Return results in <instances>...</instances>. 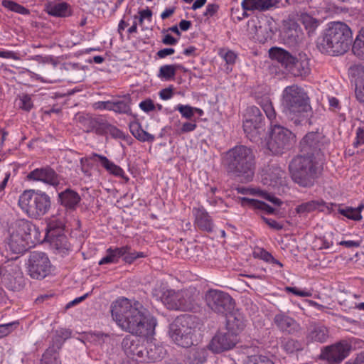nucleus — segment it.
Instances as JSON below:
<instances>
[{
	"label": "nucleus",
	"mask_w": 364,
	"mask_h": 364,
	"mask_svg": "<svg viewBox=\"0 0 364 364\" xmlns=\"http://www.w3.org/2000/svg\"><path fill=\"white\" fill-rule=\"evenodd\" d=\"M244 364H274V363L267 356L252 355L247 357Z\"/></svg>",
	"instance_id": "nucleus-48"
},
{
	"label": "nucleus",
	"mask_w": 364,
	"mask_h": 364,
	"mask_svg": "<svg viewBox=\"0 0 364 364\" xmlns=\"http://www.w3.org/2000/svg\"><path fill=\"white\" fill-rule=\"evenodd\" d=\"M130 132L133 136L141 141H153L154 135L146 132L138 122H132L129 125Z\"/></svg>",
	"instance_id": "nucleus-33"
},
{
	"label": "nucleus",
	"mask_w": 364,
	"mask_h": 364,
	"mask_svg": "<svg viewBox=\"0 0 364 364\" xmlns=\"http://www.w3.org/2000/svg\"><path fill=\"white\" fill-rule=\"evenodd\" d=\"M186 320H176L169 327V336L179 346L187 348L193 343L192 328L188 326Z\"/></svg>",
	"instance_id": "nucleus-11"
},
{
	"label": "nucleus",
	"mask_w": 364,
	"mask_h": 364,
	"mask_svg": "<svg viewBox=\"0 0 364 364\" xmlns=\"http://www.w3.org/2000/svg\"><path fill=\"white\" fill-rule=\"evenodd\" d=\"M320 140V134L317 132L308 133L302 139L301 144L304 149L306 147H316Z\"/></svg>",
	"instance_id": "nucleus-41"
},
{
	"label": "nucleus",
	"mask_w": 364,
	"mask_h": 364,
	"mask_svg": "<svg viewBox=\"0 0 364 364\" xmlns=\"http://www.w3.org/2000/svg\"><path fill=\"white\" fill-rule=\"evenodd\" d=\"M112 111L117 113H127L130 111V107L125 101L113 102Z\"/></svg>",
	"instance_id": "nucleus-51"
},
{
	"label": "nucleus",
	"mask_w": 364,
	"mask_h": 364,
	"mask_svg": "<svg viewBox=\"0 0 364 364\" xmlns=\"http://www.w3.org/2000/svg\"><path fill=\"white\" fill-rule=\"evenodd\" d=\"M349 73L355 84V95L361 103H364V66L357 65L351 66Z\"/></svg>",
	"instance_id": "nucleus-16"
},
{
	"label": "nucleus",
	"mask_w": 364,
	"mask_h": 364,
	"mask_svg": "<svg viewBox=\"0 0 364 364\" xmlns=\"http://www.w3.org/2000/svg\"><path fill=\"white\" fill-rule=\"evenodd\" d=\"M50 262L48 257L41 252H33L28 262L29 275L36 279L45 278L50 272Z\"/></svg>",
	"instance_id": "nucleus-10"
},
{
	"label": "nucleus",
	"mask_w": 364,
	"mask_h": 364,
	"mask_svg": "<svg viewBox=\"0 0 364 364\" xmlns=\"http://www.w3.org/2000/svg\"><path fill=\"white\" fill-rule=\"evenodd\" d=\"M184 70L180 64L164 65L159 69L157 77L162 81H170L174 79L177 70Z\"/></svg>",
	"instance_id": "nucleus-31"
},
{
	"label": "nucleus",
	"mask_w": 364,
	"mask_h": 364,
	"mask_svg": "<svg viewBox=\"0 0 364 364\" xmlns=\"http://www.w3.org/2000/svg\"><path fill=\"white\" fill-rule=\"evenodd\" d=\"M278 0H242L241 6L245 11L264 12L278 6Z\"/></svg>",
	"instance_id": "nucleus-18"
},
{
	"label": "nucleus",
	"mask_w": 364,
	"mask_h": 364,
	"mask_svg": "<svg viewBox=\"0 0 364 364\" xmlns=\"http://www.w3.org/2000/svg\"><path fill=\"white\" fill-rule=\"evenodd\" d=\"M294 134L287 128L275 124L272 126L267 146L273 154H279L289 147Z\"/></svg>",
	"instance_id": "nucleus-9"
},
{
	"label": "nucleus",
	"mask_w": 364,
	"mask_h": 364,
	"mask_svg": "<svg viewBox=\"0 0 364 364\" xmlns=\"http://www.w3.org/2000/svg\"><path fill=\"white\" fill-rule=\"evenodd\" d=\"M126 247H109L106 250V255L98 262L99 265L117 264L119 258L126 252Z\"/></svg>",
	"instance_id": "nucleus-30"
},
{
	"label": "nucleus",
	"mask_w": 364,
	"mask_h": 364,
	"mask_svg": "<svg viewBox=\"0 0 364 364\" xmlns=\"http://www.w3.org/2000/svg\"><path fill=\"white\" fill-rule=\"evenodd\" d=\"M339 213L343 215V216L355 220V221H360L362 219V215L357 211L355 208H346L343 209H339Z\"/></svg>",
	"instance_id": "nucleus-49"
},
{
	"label": "nucleus",
	"mask_w": 364,
	"mask_h": 364,
	"mask_svg": "<svg viewBox=\"0 0 364 364\" xmlns=\"http://www.w3.org/2000/svg\"><path fill=\"white\" fill-rule=\"evenodd\" d=\"M61 228H62V223L61 222H60L57 225H54L52 223V221H50L48 223V226H47V231H48V234L49 235V236L50 237H54L56 236V235L55 234V229L57 228V229H60L59 230V232H61Z\"/></svg>",
	"instance_id": "nucleus-63"
},
{
	"label": "nucleus",
	"mask_w": 364,
	"mask_h": 364,
	"mask_svg": "<svg viewBox=\"0 0 364 364\" xmlns=\"http://www.w3.org/2000/svg\"><path fill=\"white\" fill-rule=\"evenodd\" d=\"M262 116L260 110L255 106L248 107L245 114L243 128L245 132L250 133L253 129L259 127Z\"/></svg>",
	"instance_id": "nucleus-19"
},
{
	"label": "nucleus",
	"mask_w": 364,
	"mask_h": 364,
	"mask_svg": "<svg viewBox=\"0 0 364 364\" xmlns=\"http://www.w3.org/2000/svg\"><path fill=\"white\" fill-rule=\"evenodd\" d=\"M18 324V322H11L0 325V338H2L10 334L13 331V326H17Z\"/></svg>",
	"instance_id": "nucleus-55"
},
{
	"label": "nucleus",
	"mask_w": 364,
	"mask_h": 364,
	"mask_svg": "<svg viewBox=\"0 0 364 364\" xmlns=\"http://www.w3.org/2000/svg\"><path fill=\"white\" fill-rule=\"evenodd\" d=\"M270 56L282 64L288 71L292 65L294 58L289 52L282 48H272L269 51Z\"/></svg>",
	"instance_id": "nucleus-28"
},
{
	"label": "nucleus",
	"mask_w": 364,
	"mask_h": 364,
	"mask_svg": "<svg viewBox=\"0 0 364 364\" xmlns=\"http://www.w3.org/2000/svg\"><path fill=\"white\" fill-rule=\"evenodd\" d=\"M263 221L267 224L271 228H273L277 230H282L283 228V225L277 223L275 220L272 218H267L265 217H262Z\"/></svg>",
	"instance_id": "nucleus-61"
},
{
	"label": "nucleus",
	"mask_w": 364,
	"mask_h": 364,
	"mask_svg": "<svg viewBox=\"0 0 364 364\" xmlns=\"http://www.w3.org/2000/svg\"><path fill=\"white\" fill-rule=\"evenodd\" d=\"M105 130L106 134L116 139H122L124 136V133L121 130L110 124H106Z\"/></svg>",
	"instance_id": "nucleus-52"
},
{
	"label": "nucleus",
	"mask_w": 364,
	"mask_h": 364,
	"mask_svg": "<svg viewBox=\"0 0 364 364\" xmlns=\"http://www.w3.org/2000/svg\"><path fill=\"white\" fill-rule=\"evenodd\" d=\"M289 72L295 76L307 75L310 73V68L306 55L299 54V58H294Z\"/></svg>",
	"instance_id": "nucleus-23"
},
{
	"label": "nucleus",
	"mask_w": 364,
	"mask_h": 364,
	"mask_svg": "<svg viewBox=\"0 0 364 364\" xmlns=\"http://www.w3.org/2000/svg\"><path fill=\"white\" fill-rule=\"evenodd\" d=\"M26 178L29 181L41 182L52 186H57L60 183L58 175L48 166L33 169Z\"/></svg>",
	"instance_id": "nucleus-14"
},
{
	"label": "nucleus",
	"mask_w": 364,
	"mask_h": 364,
	"mask_svg": "<svg viewBox=\"0 0 364 364\" xmlns=\"http://www.w3.org/2000/svg\"><path fill=\"white\" fill-rule=\"evenodd\" d=\"M46 12L51 16L56 17H68L71 15V9L65 2L48 3L46 6Z\"/></svg>",
	"instance_id": "nucleus-26"
},
{
	"label": "nucleus",
	"mask_w": 364,
	"mask_h": 364,
	"mask_svg": "<svg viewBox=\"0 0 364 364\" xmlns=\"http://www.w3.org/2000/svg\"><path fill=\"white\" fill-rule=\"evenodd\" d=\"M175 133L177 135H182L186 133L191 132L196 130L197 128V124L196 120H191L190 122H185L181 123L178 121L175 123Z\"/></svg>",
	"instance_id": "nucleus-39"
},
{
	"label": "nucleus",
	"mask_w": 364,
	"mask_h": 364,
	"mask_svg": "<svg viewBox=\"0 0 364 364\" xmlns=\"http://www.w3.org/2000/svg\"><path fill=\"white\" fill-rule=\"evenodd\" d=\"M353 144L355 147L364 144V128L359 127L357 129L355 141Z\"/></svg>",
	"instance_id": "nucleus-59"
},
{
	"label": "nucleus",
	"mask_w": 364,
	"mask_h": 364,
	"mask_svg": "<svg viewBox=\"0 0 364 364\" xmlns=\"http://www.w3.org/2000/svg\"><path fill=\"white\" fill-rule=\"evenodd\" d=\"M50 198L44 192L25 190L18 197V205L29 218L38 219L46 215L50 208Z\"/></svg>",
	"instance_id": "nucleus-6"
},
{
	"label": "nucleus",
	"mask_w": 364,
	"mask_h": 364,
	"mask_svg": "<svg viewBox=\"0 0 364 364\" xmlns=\"http://www.w3.org/2000/svg\"><path fill=\"white\" fill-rule=\"evenodd\" d=\"M29 76L33 80H37V81H40L43 83H56L60 81L59 79L58 78H54V77H52V78H46V77H43L42 76H41L40 75L36 73H33V72H31V71H29Z\"/></svg>",
	"instance_id": "nucleus-54"
},
{
	"label": "nucleus",
	"mask_w": 364,
	"mask_h": 364,
	"mask_svg": "<svg viewBox=\"0 0 364 364\" xmlns=\"http://www.w3.org/2000/svg\"><path fill=\"white\" fill-rule=\"evenodd\" d=\"M329 337L326 326L321 323H312L309 326L306 336L307 343H325Z\"/></svg>",
	"instance_id": "nucleus-22"
},
{
	"label": "nucleus",
	"mask_w": 364,
	"mask_h": 364,
	"mask_svg": "<svg viewBox=\"0 0 364 364\" xmlns=\"http://www.w3.org/2000/svg\"><path fill=\"white\" fill-rule=\"evenodd\" d=\"M122 247H126L125 253L122 255L123 261L127 264L133 263L136 259L144 257L145 255L142 252H132L131 247L129 245L122 246Z\"/></svg>",
	"instance_id": "nucleus-42"
},
{
	"label": "nucleus",
	"mask_w": 364,
	"mask_h": 364,
	"mask_svg": "<svg viewBox=\"0 0 364 364\" xmlns=\"http://www.w3.org/2000/svg\"><path fill=\"white\" fill-rule=\"evenodd\" d=\"M140 109L144 112H149L155 109L154 102L151 99L141 101L139 105Z\"/></svg>",
	"instance_id": "nucleus-56"
},
{
	"label": "nucleus",
	"mask_w": 364,
	"mask_h": 364,
	"mask_svg": "<svg viewBox=\"0 0 364 364\" xmlns=\"http://www.w3.org/2000/svg\"><path fill=\"white\" fill-rule=\"evenodd\" d=\"M173 95L171 87L164 88L159 92V97L163 100H170Z\"/></svg>",
	"instance_id": "nucleus-64"
},
{
	"label": "nucleus",
	"mask_w": 364,
	"mask_h": 364,
	"mask_svg": "<svg viewBox=\"0 0 364 364\" xmlns=\"http://www.w3.org/2000/svg\"><path fill=\"white\" fill-rule=\"evenodd\" d=\"M352 51L358 58L364 59V27L359 31L356 36Z\"/></svg>",
	"instance_id": "nucleus-36"
},
{
	"label": "nucleus",
	"mask_w": 364,
	"mask_h": 364,
	"mask_svg": "<svg viewBox=\"0 0 364 364\" xmlns=\"http://www.w3.org/2000/svg\"><path fill=\"white\" fill-rule=\"evenodd\" d=\"M192 213L195 218L194 223L199 229L206 232L213 230V220L203 207H195L193 208Z\"/></svg>",
	"instance_id": "nucleus-20"
},
{
	"label": "nucleus",
	"mask_w": 364,
	"mask_h": 364,
	"mask_svg": "<svg viewBox=\"0 0 364 364\" xmlns=\"http://www.w3.org/2000/svg\"><path fill=\"white\" fill-rule=\"evenodd\" d=\"M286 291L301 297H309L311 296V293L309 291L300 290L296 287H286Z\"/></svg>",
	"instance_id": "nucleus-57"
},
{
	"label": "nucleus",
	"mask_w": 364,
	"mask_h": 364,
	"mask_svg": "<svg viewBox=\"0 0 364 364\" xmlns=\"http://www.w3.org/2000/svg\"><path fill=\"white\" fill-rule=\"evenodd\" d=\"M323 205V202L320 200H311L298 205L296 211L298 213H309Z\"/></svg>",
	"instance_id": "nucleus-40"
},
{
	"label": "nucleus",
	"mask_w": 364,
	"mask_h": 364,
	"mask_svg": "<svg viewBox=\"0 0 364 364\" xmlns=\"http://www.w3.org/2000/svg\"><path fill=\"white\" fill-rule=\"evenodd\" d=\"M245 326L242 316L239 314H230L227 317L226 326L223 329L228 331V333L234 334L236 338H238V335L243 331Z\"/></svg>",
	"instance_id": "nucleus-24"
},
{
	"label": "nucleus",
	"mask_w": 364,
	"mask_h": 364,
	"mask_svg": "<svg viewBox=\"0 0 364 364\" xmlns=\"http://www.w3.org/2000/svg\"><path fill=\"white\" fill-rule=\"evenodd\" d=\"M97 156L101 155L96 153H92V154L85 157H82L80 159L81 170L85 175L90 176V171L92 167L91 161H93L95 158H97Z\"/></svg>",
	"instance_id": "nucleus-43"
},
{
	"label": "nucleus",
	"mask_w": 364,
	"mask_h": 364,
	"mask_svg": "<svg viewBox=\"0 0 364 364\" xmlns=\"http://www.w3.org/2000/svg\"><path fill=\"white\" fill-rule=\"evenodd\" d=\"M238 341L239 338H236L234 334L220 329L214 335L207 347L213 353H221L233 348Z\"/></svg>",
	"instance_id": "nucleus-12"
},
{
	"label": "nucleus",
	"mask_w": 364,
	"mask_h": 364,
	"mask_svg": "<svg viewBox=\"0 0 364 364\" xmlns=\"http://www.w3.org/2000/svg\"><path fill=\"white\" fill-rule=\"evenodd\" d=\"M41 364H60L56 352L53 349H48L43 355Z\"/></svg>",
	"instance_id": "nucleus-46"
},
{
	"label": "nucleus",
	"mask_w": 364,
	"mask_h": 364,
	"mask_svg": "<svg viewBox=\"0 0 364 364\" xmlns=\"http://www.w3.org/2000/svg\"><path fill=\"white\" fill-rule=\"evenodd\" d=\"M257 104L262 108L267 117L272 121L276 118V112L272 103L268 97H263L257 100Z\"/></svg>",
	"instance_id": "nucleus-37"
},
{
	"label": "nucleus",
	"mask_w": 364,
	"mask_h": 364,
	"mask_svg": "<svg viewBox=\"0 0 364 364\" xmlns=\"http://www.w3.org/2000/svg\"><path fill=\"white\" fill-rule=\"evenodd\" d=\"M207 350L203 347H194L189 349L185 358L186 364H202L206 361Z\"/></svg>",
	"instance_id": "nucleus-25"
},
{
	"label": "nucleus",
	"mask_w": 364,
	"mask_h": 364,
	"mask_svg": "<svg viewBox=\"0 0 364 364\" xmlns=\"http://www.w3.org/2000/svg\"><path fill=\"white\" fill-rule=\"evenodd\" d=\"M352 38V31L347 24L333 21L328 23L320 44L325 52L338 55L348 50Z\"/></svg>",
	"instance_id": "nucleus-2"
},
{
	"label": "nucleus",
	"mask_w": 364,
	"mask_h": 364,
	"mask_svg": "<svg viewBox=\"0 0 364 364\" xmlns=\"http://www.w3.org/2000/svg\"><path fill=\"white\" fill-rule=\"evenodd\" d=\"M97 159L100 160L102 166L109 174L128 181V177L126 176L124 171L120 166H117L103 155L97 156Z\"/></svg>",
	"instance_id": "nucleus-29"
},
{
	"label": "nucleus",
	"mask_w": 364,
	"mask_h": 364,
	"mask_svg": "<svg viewBox=\"0 0 364 364\" xmlns=\"http://www.w3.org/2000/svg\"><path fill=\"white\" fill-rule=\"evenodd\" d=\"M282 347L288 353H293L302 350L303 344L296 340L289 338L284 341Z\"/></svg>",
	"instance_id": "nucleus-44"
},
{
	"label": "nucleus",
	"mask_w": 364,
	"mask_h": 364,
	"mask_svg": "<svg viewBox=\"0 0 364 364\" xmlns=\"http://www.w3.org/2000/svg\"><path fill=\"white\" fill-rule=\"evenodd\" d=\"M218 55L228 65L235 64L237 58V55L234 51L225 48L219 50Z\"/></svg>",
	"instance_id": "nucleus-47"
},
{
	"label": "nucleus",
	"mask_w": 364,
	"mask_h": 364,
	"mask_svg": "<svg viewBox=\"0 0 364 364\" xmlns=\"http://www.w3.org/2000/svg\"><path fill=\"white\" fill-rule=\"evenodd\" d=\"M153 295L169 309L193 311L198 304L199 292L192 287L177 292L171 289H154Z\"/></svg>",
	"instance_id": "nucleus-4"
},
{
	"label": "nucleus",
	"mask_w": 364,
	"mask_h": 364,
	"mask_svg": "<svg viewBox=\"0 0 364 364\" xmlns=\"http://www.w3.org/2000/svg\"><path fill=\"white\" fill-rule=\"evenodd\" d=\"M35 230L32 223L26 220H18L9 229L6 248L14 254H21L34 242L31 240V232Z\"/></svg>",
	"instance_id": "nucleus-7"
},
{
	"label": "nucleus",
	"mask_w": 364,
	"mask_h": 364,
	"mask_svg": "<svg viewBox=\"0 0 364 364\" xmlns=\"http://www.w3.org/2000/svg\"><path fill=\"white\" fill-rule=\"evenodd\" d=\"M3 6L8 9L9 10L23 14V15H28L29 14V10L25 8L24 6L13 1H3Z\"/></svg>",
	"instance_id": "nucleus-45"
},
{
	"label": "nucleus",
	"mask_w": 364,
	"mask_h": 364,
	"mask_svg": "<svg viewBox=\"0 0 364 364\" xmlns=\"http://www.w3.org/2000/svg\"><path fill=\"white\" fill-rule=\"evenodd\" d=\"M285 172L279 167H270L262 175V183L274 188L284 186L286 183Z\"/></svg>",
	"instance_id": "nucleus-17"
},
{
	"label": "nucleus",
	"mask_w": 364,
	"mask_h": 364,
	"mask_svg": "<svg viewBox=\"0 0 364 364\" xmlns=\"http://www.w3.org/2000/svg\"><path fill=\"white\" fill-rule=\"evenodd\" d=\"M175 109L178 111L181 116L186 119H191V118L194 116L193 107L190 105L178 104L175 107Z\"/></svg>",
	"instance_id": "nucleus-50"
},
{
	"label": "nucleus",
	"mask_w": 364,
	"mask_h": 364,
	"mask_svg": "<svg viewBox=\"0 0 364 364\" xmlns=\"http://www.w3.org/2000/svg\"><path fill=\"white\" fill-rule=\"evenodd\" d=\"M274 323L279 329L288 333H294L301 328L300 325L293 318L283 312L274 316Z\"/></svg>",
	"instance_id": "nucleus-21"
},
{
	"label": "nucleus",
	"mask_w": 364,
	"mask_h": 364,
	"mask_svg": "<svg viewBox=\"0 0 364 364\" xmlns=\"http://www.w3.org/2000/svg\"><path fill=\"white\" fill-rule=\"evenodd\" d=\"M146 353L149 360L152 362L159 361L166 355L165 348L156 344H151Z\"/></svg>",
	"instance_id": "nucleus-35"
},
{
	"label": "nucleus",
	"mask_w": 364,
	"mask_h": 364,
	"mask_svg": "<svg viewBox=\"0 0 364 364\" xmlns=\"http://www.w3.org/2000/svg\"><path fill=\"white\" fill-rule=\"evenodd\" d=\"M53 242L55 243L57 249H69V245H68L67 239L65 235H59V237L56 239V241L53 239Z\"/></svg>",
	"instance_id": "nucleus-58"
},
{
	"label": "nucleus",
	"mask_w": 364,
	"mask_h": 364,
	"mask_svg": "<svg viewBox=\"0 0 364 364\" xmlns=\"http://www.w3.org/2000/svg\"><path fill=\"white\" fill-rule=\"evenodd\" d=\"M2 284L12 291L21 290L23 287V278L21 273L18 272L16 276H14L8 272Z\"/></svg>",
	"instance_id": "nucleus-32"
},
{
	"label": "nucleus",
	"mask_w": 364,
	"mask_h": 364,
	"mask_svg": "<svg viewBox=\"0 0 364 364\" xmlns=\"http://www.w3.org/2000/svg\"><path fill=\"white\" fill-rule=\"evenodd\" d=\"M19 107L25 111H30L33 107L31 97L28 95H23L20 97Z\"/></svg>",
	"instance_id": "nucleus-53"
},
{
	"label": "nucleus",
	"mask_w": 364,
	"mask_h": 364,
	"mask_svg": "<svg viewBox=\"0 0 364 364\" xmlns=\"http://www.w3.org/2000/svg\"><path fill=\"white\" fill-rule=\"evenodd\" d=\"M349 351V345L346 342H340L326 347L322 356L330 363L338 364L348 356Z\"/></svg>",
	"instance_id": "nucleus-15"
},
{
	"label": "nucleus",
	"mask_w": 364,
	"mask_h": 364,
	"mask_svg": "<svg viewBox=\"0 0 364 364\" xmlns=\"http://www.w3.org/2000/svg\"><path fill=\"white\" fill-rule=\"evenodd\" d=\"M240 200L242 206H248L255 209L262 210L269 214H272L274 211L273 208L262 201L248 198H241Z\"/></svg>",
	"instance_id": "nucleus-34"
},
{
	"label": "nucleus",
	"mask_w": 364,
	"mask_h": 364,
	"mask_svg": "<svg viewBox=\"0 0 364 364\" xmlns=\"http://www.w3.org/2000/svg\"><path fill=\"white\" fill-rule=\"evenodd\" d=\"M318 164L312 156H299L289 164V171L292 179L299 185L311 186L315 181Z\"/></svg>",
	"instance_id": "nucleus-8"
},
{
	"label": "nucleus",
	"mask_w": 364,
	"mask_h": 364,
	"mask_svg": "<svg viewBox=\"0 0 364 364\" xmlns=\"http://www.w3.org/2000/svg\"><path fill=\"white\" fill-rule=\"evenodd\" d=\"M281 104L283 112L291 119L308 116L311 112L309 97L296 85L284 89Z\"/></svg>",
	"instance_id": "nucleus-3"
},
{
	"label": "nucleus",
	"mask_w": 364,
	"mask_h": 364,
	"mask_svg": "<svg viewBox=\"0 0 364 364\" xmlns=\"http://www.w3.org/2000/svg\"><path fill=\"white\" fill-rule=\"evenodd\" d=\"M219 6L216 4H209L206 6L205 11L204 13V15L208 17H211L214 16L217 11H218Z\"/></svg>",
	"instance_id": "nucleus-62"
},
{
	"label": "nucleus",
	"mask_w": 364,
	"mask_h": 364,
	"mask_svg": "<svg viewBox=\"0 0 364 364\" xmlns=\"http://www.w3.org/2000/svg\"><path fill=\"white\" fill-rule=\"evenodd\" d=\"M259 194L260 196H262L264 198H265L266 200H269V202H271L272 203H273L274 205H278L279 206L282 202L281 201L280 199H279L278 198L267 193V192H264V191H259Z\"/></svg>",
	"instance_id": "nucleus-60"
},
{
	"label": "nucleus",
	"mask_w": 364,
	"mask_h": 364,
	"mask_svg": "<svg viewBox=\"0 0 364 364\" xmlns=\"http://www.w3.org/2000/svg\"><path fill=\"white\" fill-rule=\"evenodd\" d=\"M228 168L241 182L250 181L254 176L255 156L252 151L245 146H236L228 153Z\"/></svg>",
	"instance_id": "nucleus-5"
},
{
	"label": "nucleus",
	"mask_w": 364,
	"mask_h": 364,
	"mask_svg": "<svg viewBox=\"0 0 364 364\" xmlns=\"http://www.w3.org/2000/svg\"><path fill=\"white\" fill-rule=\"evenodd\" d=\"M206 304L217 313H223L232 301L231 296L223 291L210 289L205 294Z\"/></svg>",
	"instance_id": "nucleus-13"
},
{
	"label": "nucleus",
	"mask_w": 364,
	"mask_h": 364,
	"mask_svg": "<svg viewBox=\"0 0 364 364\" xmlns=\"http://www.w3.org/2000/svg\"><path fill=\"white\" fill-rule=\"evenodd\" d=\"M299 20L309 33L314 32L319 25V21L316 18L306 13L301 14Z\"/></svg>",
	"instance_id": "nucleus-38"
},
{
	"label": "nucleus",
	"mask_w": 364,
	"mask_h": 364,
	"mask_svg": "<svg viewBox=\"0 0 364 364\" xmlns=\"http://www.w3.org/2000/svg\"><path fill=\"white\" fill-rule=\"evenodd\" d=\"M113 319L124 331L132 336H127L122 341L123 350L132 359L142 358L144 348L137 337L149 338L155 334L156 319L139 301H132L120 298L111 306Z\"/></svg>",
	"instance_id": "nucleus-1"
},
{
	"label": "nucleus",
	"mask_w": 364,
	"mask_h": 364,
	"mask_svg": "<svg viewBox=\"0 0 364 364\" xmlns=\"http://www.w3.org/2000/svg\"><path fill=\"white\" fill-rule=\"evenodd\" d=\"M60 203L68 209H75L79 202L80 197L79 194L70 189H66L58 195Z\"/></svg>",
	"instance_id": "nucleus-27"
}]
</instances>
